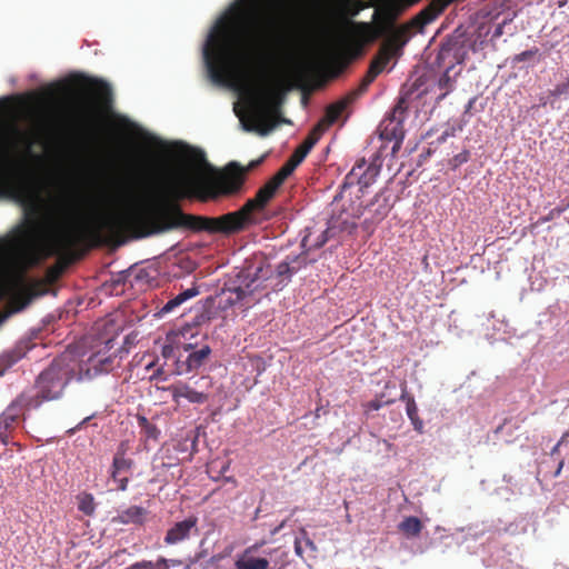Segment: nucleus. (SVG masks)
I'll return each instance as SVG.
<instances>
[{
	"label": "nucleus",
	"instance_id": "obj_1",
	"mask_svg": "<svg viewBox=\"0 0 569 569\" xmlns=\"http://www.w3.org/2000/svg\"><path fill=\"white\" fill-rule=\"evenodd\" d=\"M287 6L282 0H237L210 32L203 58L210 79L219 84L244 80V90L256 110V124L247 131L267 136L276 126L271 119L279 104L268 83V67L276 49L286 42Z\"/></svg>",
	"mask_w": 569,
	"mask_h": 569
},
{
	"label": "nucleus",
	"instance_id": "obj_2",
	"mask_svg": "<svg viewBox=\"0 0 569 569\" xmlns=\"http://www.w3.org/2000/svg\"><path fill=\"white\" fill-rule=\"evenodd\" d=\"M281 187L270 178L239 210L220 217L186 213L179 204L168 203L150 212L137 209L96 210L83 223L66 222L47 233L52 254L68 256L78 246L120 241L126 236L146 238L171 230L233 234L254 222L253 212L263 210Z\"/></svg>",
	"mask_w": 569,
	"mask_h": 569
},
{
	"label": "nucleus",
	"instance_id": "obj_3",
	"mask_svg": "<svg viewBox=\"0 0 569 569\" xmlns=\"http://www.w3.org/2000/svg\"><path fill=\"white\" fill-rule=\"evenodd\" d=\"M112 343L113 338L107 339L104 348L92 353L86 363L78 362L70 355L53 359L49 367L39 373L34 387L22 391L29 406L38 409L46 401L61 398L66 387L73 379H91L97 375L111 371L118 365L116 352L107 355Z\"/></svg>",
	"mask_w": 569,
	"mask_h": 569
},
{
	"label": "nucleus",
	"instance_id": "obj_4",
	"mask_svg": "<svg viewBox=\"0 0 569 569\" xmlns=\"http://www.w3.org/2000/svg\"><path fill=\"white\" fill-rule=\"evenodd\" d=\"M430 6L431 1L407 23H403L399 27L395 26V21L399 14V9L392 2L383 3L375 10V24L369 22H352L345 14H341L339 17V22L330 24L327 29L330 48L333 50L338 49L343 41V33L349 29L355 31L365 42H371L382 37L385 38V41H388L397 33V31L403 28V33L409 40L411 37V29L422 31L427 24L431 23L438 18L433 17L432 19L427 20L429 16H422Z\"/></svg>",
	"mask_w": 569,
	"mask_h": 569
},
{
	"label": "nucleus",
	"instance_id": "obj_5",
	"mask_svg": "<svg viewBox=\"0 0 569 569\" xmlns=\"http://www.w3.org/2000/svg\"><path fill=\"white\" fill-rule=\"evenodd\" d=\"M244 182V170L237 163L216 180H208L197 172L181 170L164 184V193L172 200L196 198L200 201L216 200L221 196L238 193Z\"/></svg>",
	"mask_w": 569,
	"mask_h": 569
},
{
	"label": "nucleus",
	"instance_id": "obj_6",
	"mask_svg": "<svg viewBox=\"0 0 569 569\" xmlns=\"http://www.w3.org/2000/svg\"><path fill=\"white\" fill-rule=\"evenodd\" d=\"M403 30L405 29L402 28L401 30L397 31V33L391 39L382 42L377 54L371 60L368 71L362 78L359 87L333 103L340 104L341 112H343L349 104H351L358 97L367 91L368 87L383 71L392 58H399L402 54V50L408 43V38H406Z\"/></svg>",
	"mask_w": 569,
	"mask_h": 569
},
{
	"label": "nucleus",
	"instance_id": "obj_7",
	"mask_svg": "<svg viewBox=\"0 0 569 569\" xmlns=\"http://www.w3.org/2000/svg\"><path fill=\"white\" fill-rule=\"evenodd\" d=\"M379 172L380 167L375 162L367 163L365 159L358 160L346 176L340 192L333 198L332 212L335 213L338 210L339 203L351 188L357 187L358 192L365 193L366 189L376 181Z\"/></svg>",
	"mask_w": 569,
	"mask_h": 569
},
{
	"label": "nucleus",
	"instance_id": "obj_8",
	"mask_svg": "<svg viewBox=\"0 0 569 569\" xmlns=\"http://www.w3.org/2000/svg\"><path fill=\"white\" fill-rule=\"evenodd\" d=\"M262 270V267L257 268L254 271H251V269L241 270L232 284L222 290L221 296L224 307H232L252 295L259 287L257 281L260 279L259 273Z\"/></svg>",
	"mask_w": 569,
	"mask_h": 569
},
{
	"label": "nucleus",
	"instance_id": "obj_9",
	"mask_svg": "<svg viewBox=\"0 0 569 569\" xmlns=\"http://www.w3.org/2000/svg\"><path fill=\"white\" fill-rule=\"evenodd\" d=\"M34 409L29 406L26 396L22 392L19 393L0 415V438L4 440L17 427L20 419L26 420V411Z\"/></svg>",
	"mask_w": 569,
	"mask_h": 569
},
{
	"label": "nucleus",
	"instance_id": "obj_10",
	"mask_svg": "<svg viewBox=\"0 0 569 569\" xmlns=\"http://www.w3.org/2000/svg\"><path fill=\"white\" fill-rule=\"evenodd\" d=\"M392 204L390 203L389 196L385 190L379 191L376 196L366 204V210L369 212V217L362 222L365 230L372 232L375 227L379 224L390 212Z\"/></svg>",
	"mask_w": 569,
	"mask_h": 569
},
{
	"label": "nucleus",
	"instance_id": "obj_11",
	"mask_svg": "<svg viewBox=\"0 0 569 569\" xmlns=\"http://www.w3.org/2000/svg\"><path fill=\"white\" fill-rule=\"evenodd\" d=\"M128 446L126 442H121L113 456L112 465L110 468V478L117 482V489L120 491H124L128 488L129 478L122 477V473L129 472L134 462L131 458H127Z\"/></svg>",
	"mask_w": 569,
	"mask_h": 569
},
{
	"label": "nucleus",
	"instance_id": "obj_12",
	"mask_svg": "<svg viewBox=\"0 0 569 569\" xmlns=\"http://www.w3.org/2000/svg\"><path fill=\"white\" fill-rule=\"evenodd\" d=\"M198 531V517L194 515L173 523L166 532L163 542L168 546L188 540L192 532Z\"/></svg>",
	"mask_w": 569,
	"mask_h": 569
},
{
	"label": "nucleus",
	"instance_id": "obj_13",
	"mask_svg": "<svg viewBox=\"0 0 569 569\" xmlns=\"http://www.w3.org/2000/svg\"><path fill=\"white\" fill-rule=\"evenodd\" d=\"M342 114L340 104H329L322 119L312 128L305 138L303 142L313 148L320 140L321 136L332 126Z\"/></svg>",
	"mask_w": 569,
	"mask_h": 569
},
{
	"label": "nucleus",
	"instance_id": "obj_14",
	"mask_svg": "<svg viewBox=\"0 0 569 569\" xmlns=\"http://www.w3.org/2000/svg\"><path fill=\"white\" fill-rule=\"evenodd\" d=\"M210 356L211 348L207 345L202 346L198 350H192L190 351L186 360H177L176 372L178 375H186L191 371L198 370L209 361Z\"/></svg>",
	"mask_w": 569,
	"mask_h": 569
},
{
	"label": "nucleus",
	"instance_id": "obj_15",
	"mask_svg": "<svg viewBox=\"0 0 569 569\" xmlns=\"http://www.w3.org/2000/svg\"><path fill=\"white\" fill-rule=\"evenodd\" d=\"M84 84L89 93L94 100V104L100 109H109L112 104V90L110 86L103 80L99 79H84Z\"/></svg>",
	"mask_w": 569,
	"mask_h": 569
},
{
	"label": "nucleus",
	"instance_id": "obj_16",
	"mask_svg": "<svg viewBox=\"0 0 569 569\" xmlns=\"http://www.w3.org/2000/svg\"><path fill=\"white\" fill-rule=\"evenodd\" d=\"M168 390L171 392L172 400L179 403L180 398L187 399L190 403L203 405L207 402L206 395L192 389L191 382L178 381L171 385Z\"/></svg>",
	"mask_w": 569,
	"mask_h": 569
},
{
	"label": "nucleus",
	"instance_id": "obj_17",
	"mask_svg": "<svg viewBox=\"0 0 569 569\" xmlns=\"http://www.w3.org/2000/svg\"><path fill=\"white\" fill-rule=\"evenodd\" d=\"M349 196L350 198L348 200V206L342 203L341 208L339 209L340 212L338 216V220H341L342 226H347L349 223V218L352 220L359 219L360 217L363 216L366 211V204H363L362 201H360V198L361 196H363V193H360L357 190L355 193V199L351 198L352 192H349Z\"/></svg>",
	"mask_w": 569,
	"mask_h": 569
},
{
	"label": "nucleus",
	"instance_id": "obj_18",
	"mask_svg": "<svg viewBox=\"0 0 569 569\" xmlns=\"http://www.w3.org/2000/svg\"><path fill=\"white\" fill-rule=\"evenodd\" d=\"M257 545L248 547L241 556L236 560V569H268L269 560L262 557H254L253 550Z\"/></svg>",
	"mask_w": 569,
	"mask_h": 569
},
{
	"label": "nucleus",
	"instance_id": "obj_19",
	"mask_svg": "<svg viewBox=\"0 0 569 569\" xmlns=\"http://www.w3.org/2000/svg\"><path fill=\"white\" fill-rule=\"evenodd\" d=\"M463 47V34L457 33L456 31L451 37L447 38L446 41L442 42L440 49V57L446 58L447 56L452 53L453 58L458 62H461L463 60V53H461Z\"/></svg>",
	"mask_w": 569,
	"mask_h": 569
},
{
	"label": "nucleus",
	"instance_id": "obj_20",
	"mask_svg": "<svg viewBox=\"0 0 569 569\" xmlns=\"http://www.w3.org/2000/svg\"><path fill=\"white\" fill-rule=\"evenodd\" d=\"M423 529V525L418 517L409 516L398 525V530L407 538L418 537Z\"/></svg>",
	"mask_w": 569,
	"mask_h": 569
},
{
	"label": "nucleus",
	"instance_id": "obj_21",
	"mask_svg": "<svg viewBox=\"0 0 569 569\" xmlns=\"http://www.w3.org/2000/svg\"><path fill=\"white\" fill-rule=\"evenodd\" d=\"M199 295V290L197 287L189 288L179 295H177L174 298L170 299L159 311L160 315H166L171 311H173L177 307L182 305L188 299H191Z\"/></svg>",
	"mask_w": 569,
	"mask_h": 569
},
{
	"label": "nucleus",
	"instance_id": "obj_22",
	"mask_svg": "<svg viewBox=\"0 0 569 569\" xmlns=\"http://www.w3.org/2000/svg\"><path fill=\"white\" fill-rule=\"evenodd\" d=\"M147 515V510L139 506H131L128 509L123 510L118 519L121 523H136L141 525Z\"/></svg>",
	"mask_w": 569,
	"mask_h": 569
},
{
	"label": "nucleus",
	"instance_id": "obj_23",
	"mask_svg": "<svg viewBox=\"0 0 569 569\" xmlns=\"http://www.w3.org/2000/svg\"><path fill=\"white\" fill-rule=\"evenodd\" d=\"M138 426L141 429L142 435L147 440L157 441L160 436V430L153 423H151L144 416H137Z\"/></svg>",
	"mask_w": 569,
	"mask_h": 569
},
{
	"label": "nucleus",
	"instance_id": "obj_24",
	"mask_svg": "<svg viewBox=\"0 0 569 569\" xmlns=\"http://www.w3.org/2000/svg\"><path fill=\"white\" fill-rule=\"evenodd\" d=\"M191 387L197 392H202L206 395V400L208 401L212 396V388L214 386L213 378L210 376H201L199 379L190 381Z\"/></svg>",
	"mask_w": 569,
	"mask_h": 569
},
{
	"label": "nucleus",
	"instance_id": "obj_25",
	"mask_svg": "<svg viewBox=\"0 0 569 569\" xmlns=\"http://www.w3.org/2000/svg\"><path fill=\"white\" fill-rule=\"evenodd\" d=\"M300 537L295 540V551L297 556L302 557L306 549H310L311 552L317 550L315 542L309 538L305 529L301 530Z\"/></svg>",
	"mask_w": 569,
	"mask_h": 569
},
{
	"label": "nucleus",
	"instance_id": "obj_26",
	"mask_svg": "<svg viewBox=\"0 0 569 569\" xmlns=\"http://www.w3.org/2000/svg\"><path fill=\"white\" fill-rule=\"evenodd\" d=\"M7 144L8 137L3 129L0 128V161L7 162ZM10 174L7 168L0 170V184L8 182Z\"/></svg>",
	"mask_w": 569,
	"mask_h": 569
},
{
	"label": "nucleus",
	"instance_id": "obj_27",
	"mask_svg": "<svg viewBox=\"0 0 569 569\" xmlns=\"http://www.w3.org/2000/svg\"><path fill=\"white\" fill-rule=\"evenodd\" d=\"M401 387H402V393H401L400 399L406 402V411H407L409 419L415 420V419H417V416H418V407L416 405L413 397L407 392V383L403 382L401 385Z\"/></svg>",
	"mask_w": 569,
	"mask_h": 569
},
{
	"label": "nucleus",
	"instance_id": "obj_28",
	"mask_svg": "<svg viewBox=\"0 0 569 569\" xmlns=\"http://www.w3.org/2000/svg\"><path fill=\"white\" fill-rule=\"evenodd\" d=\"M78 508L86 516H92L96 510L93 496L91 493H82L78 496Z\"/></svg>",
	"mask_w": 569,
	"mask_h": 569
},
{
	"label": "nucleus",
	"instance_id": "obj_29",
	"mask_svg": "<svg viewBox=\"0 0 569 569\" xmlns=\"http://www.w3.org/2000/svg\"><path fill=\"white\" fill-rule=\"evenodd\" d=\"M299 164L289 158L286 163L271 177L281 186Z\"/></svg>",
	"mask_w": 569,
	"mask_h": 569
},
{
	"label": "nucleus",
	"instance_id": "obj_30",
	"mask_svg": "<svg viewBox=\"0 0 569 569\" xmlns=\"http://www.w3.org/2000/svg\"><path fill=\"white\" fill-rule=\"evenodd\" d=\"M312 148H309L308 144H306L303 141L296 148L293 153L290 156V158L298 164H300L305 158L308 156V153L311 151Z\"/></svg>",
	"mask_w": 569,
	"mask_h": 569
},
{
	"label": "nucleus",
	"instance_id": "obj_31",
	"mask_svg": "<svg viewBox=\"0 0 569 569\" xmlns=\"http://www.w3.org/2000/svg\"><path fill=\"white\" fill-rule=\"evenodd\" d=\"M29 300L30 298L28 297H24V298H21V300L19 301V303L12 308V309H8V310H3V311H0V326L14 312H18L20 310H22L28 303H29Z\"/></svg>",
	"mask_w": 569,
	"mask_h": 569
},
{
	"label": "nucleus",
	"instance_id": "obj_32",
	"mask_svg": "<svg viewBox=\"0 0 569 569\" xmlns=\"http://www.w3.org/2000/svg\"><path fill=\"white\" fill-rule=\"evenodd\" d=\"M470 158V151L465 149L460 153L452 157L450 160V164L453 169L460 167L461 164L466 163Z\"/></svg>",
	"mask_w": 569,
	"mask_h": 569
},
{
	"label": "nucleus",
	"instance_id": "obj_33",
	"mask_svg": "<svg viewBox=\"0 0 569 569\" xmlns=\"http://www.w3.org/2000/svg\"><path fill=\"white\" fill-rule=\"evenodd\" d=\"M298 269L290 266L288 261H282L277 266V274L278 277H290L292 273H295Z\"/></svg>",
	"mask_w": 569,
	"mask_h": 569
},
{
	"label": "nucleus",
	"instance_id": "obj_34",
	"mask_svg": "<svg viewBox=\"0 0 569 569\" xmlns=\"http://www.w3.org/2000/svg\"><path fill=\"white\" fill-rule=\"evenodd\" d=\"M538 52H539L538 48H533V49H530V50L522 51V52H520V53L515 56L513 61L515 62L527 61V60L531 59L532 57L537 56Z\"/></svg>",
	"mask_w": 569,
	"mask_h": 569
},
{
	"label": "nucleus",
	"instance_id": "obj_35",
	"mask_svg": "<svg viewBox=\"0 0 569 569\" xmlns=\"http://www.w3.org/2000/svg\"><path fill=\"white\" fill-rule=\"evenodd\" d=\"M21 355L19 351H12L4 353L0 361L4 363L6 367H10L11 365L16 363L20 359Z\"/></svg>",
	"mask_w": 569,
	"mask_h": 569
},
{
	"label": "nucleus",
	"instance_id": "obj_36",
	"mask_svg": "<svg viewBox=\"0 0 569 569\" xmlns=\"http://www.w3.org/2000/svg\"><path fill=\"white\" fill-rule=\"evenodd\" d=\"M393 400H387L385 402L380 401L379 399L371 400L366 403L367 411H377L379 410L383 405H390Z\"/></svg>",
	"mask_w": 569,
	"mask_h": 569
},
{
	"label": "nucleus",
	"instance_id": "obj_37",
	"mask_svg": "<svg viewBox=\"0 0 569 569\" xmlns=\"http://www.w3.org/2000/svg\"><path fill=\"white\" fill-rule=\"evenodd\" d=\"M187 157L189 158L190 161H192L194 163H204L206 162L203 153L196 151L193 149L189 150Z\"/></svg>",
	"mask_w": 569,
	"mask_h": 569
},
{
	"label": "nucleus",
	"instance_id": "obj_38",
	"mask_svg": "<svg viewBox=\"0 0 569 569\" xmlns=\"http://www.w3.org/2000/svg\"><path fill=\"white\" fill-rule=\"evenodd\" d=\"M41 222L38 219H32L28 222V233L33 236L41 229Z\"/></svg>",
	"mask_w": 569,
	"mask_h": 569
},
{
	"label": "nucleus",
	"instance_id": "obj_39",
	"mask_svg": "<svg viewBox=\"0 0 569 569\" xmlns=\"http://www.w3.org/2000/svg\"><path fill=\"white\" fill-rule=\"evenodd\" d=\"M563 212V209L561 208H553L549 211V213L540 219V222H548L555 219L556 217H559Z\"/></svg>",
	"mask_w": 569,
	"mask_h": 569
},
{
	"label": "nucleus",
	"instance_id": "obj_40",
	"mask_svg": "<svg viewBox=\"0 0 569 569\" xmlns=\"http://www.w3.org/2000/svg\"><path fill=\"white\" fill-rule=\"evenodd\" d=\"M511 21H512V19L510 18V19H505L501 23H499L492 33V39L495 40V39L500 38L505 32L503 31L505 26H507Z\"/></svg>",
	"mask_w": 569,
	"mask_h": 569
},
{
	"label": "nucleus",
	"instance_id": "obj_41",
	"mask_svg": "<svg viewBox=\"0 0 569 569\" xmlns=\"http://www.w3.org/2000/svg\"><path fill=\"white\" fill-rule=\"evenodd\" d=\"M568 92H569V88L567 87V82H562L555 87L551 94L555 97H560L562 94H567Z\"/></svg>",
	"mask_w": 569,
	"mask_h": 569
},
{
	"label": "nucleus",
	"instance_id": "obj_42",
	"mask_svg": "<svg viewBox=\"0 0 569 569\" xmlns=\"http://www.w3.org/2000/svg\"><path fill=\"white\" fill-rule=\"evenodd\" d=\"M176 348L172 345H164L161 349V355L166 359L174 358Z\"/></svg>",
	"mask_w": 569,
	"mask_h": 569
},
{
	"label": "nucleus",
	"instance_id": "obj_43",
	"mask_svg": "<svg viewBox=\"0 0 569 569\" xmlns=\"http://www.w3.org/2000/svg\"><path fill=\"white\" fill-rule=\"evenodd\" d=\"M63 267L60 263H57L56 266L48 269V277L51 279H56L60 276L62 272Z\"/></svg>",
	"mask_w": 569,
	"mask_h": 569
},
{
	"label": "nucleus",
	"instance_id": "obj_44",
	"mask_svg": "<svg viewBox=\"0 0 569 569\" xmlns=\"http://www.w3.org/2000/svg\"><path fill=\"white\" fill-rule=\"evenodd\" d=\"M83 124L86 127L87 130H90L92 131L93 129V124H94V121H93V116L91 112H86L84 113V117H83Z\"/></svg>",
	"mask_w": 569,
	"mask_h": 569
},
{
	"label": "nucleus",
	"instance_id": "obj_45",
	"mask_svg": "<svg viewBox=\"0 0 569 569\" xmlns=\"http://www.w3.org/2000/svg\"><path fill=\"white\" fill-rule=\"evenodd\" d=\"M402 103H403V101L401 100L395 106V108L392 110V118L390 119V123H392L395 121V119L397 118L398 114L401 116L405 112V108H403Z\"/></svg>",
	"mask_w": 569,
	"mask_h": 569
},
{
	"label": "nucleus",
	"instance_id": "obj_46",
	"mask_svg": "<svg viewBox=\"0 0 569 569\" xmlns=\"http://www.w3.org/2000/svg\"><path fill=\"white\" fill-rule=\"evenodd\" d=\"M129 569H153V562L142 561L132 565Z\"/></svg>",
	"mask_w": 569,
	"mask_h": 569
},
{
	"label": "nucleus",
	"instance_id": "obj_47",
	"mask_svg": "<svg viewBox=\"0 0 569 569\" xmlns=\"http://www.w3.org/2000/svg\"><path fill=\"white\" fill-rule=\"evenodd\" d=\"M153 569H169V561L166 558H159L153 562Z\"/></svg>",
	"mask_w": 569,
	"mask_h": 569
},
{
	"label": "nucleus",
	"instance_id": "obj_48",
	"mask_svg": "<svg viewBox=\"0 0 569 569\" xmlns=\"http://www.w3.org/2000/svg\"><path fill=\"white\" fill-rule=\"evenodd\" d=\"M203 557L202 552H198L193 558L189 559V562L186 565L184 569H190L192 565L198 562Z\"/></svg>",
	"mask_w": 569,
	"mask_h": 569
},
{
	"label": "nucleus",
	"instance_id": "obj_49",
	"mask_svg": "<svg viewBox=\"0 0 569 569\" xmlns=\"http://www.w3.org/2000/svg\"><path fill=\"white\" fill-rule=\"evenodd\" d=\"M411 422H412V425H413L415 429L421 432L422 427H423V422H422V420L419 418V416H417V419L411 420Z\"/></svg>",
	"mask_w": 569,
	"mask_h": 569
},
{
	"label": "nucleus",
	"instance_id": "obj_50",
	"mask_svg": "<svg viewBox=\"0 0 569 569\" xmlns=\"http://www.w3.org/2000/svg\"><path fill=\"white\" fill-rule=\"evenodd\" d=\"M563 466H565V461H563V459L559 460V462H558V467H557V469H556V471H555L553 477H559V476H560V473H561V470H562Z\"/></svg>",
	"mask_w": 569,
	"mask_h": 569
},
{
	"label": "nucleus",
	"instance_id": "obj_51",
	"mask_svg": "<svg viewBox=\"0 0 569 569\" xmlns=\"http://www.w3.org/2000/svg\"><path fill=\"white\" fill-rule=\"evenodd\" d=\"M169 561V568L170 567H179L182 565V561L180 559H168Z\"/></svg>",
	"mask_w": 569,
	"mask_h": 569
},
{
	"label": "nucleus",
	"instance_id": "obj_52",
	"mask_svg": "<svg viewBox=\"0 0 569 569\" xmlns=\"http://www.w3.org/2000/svg\"><path fill=\"white\" fill-rule=\"evenodd\" d=\"M568 438H569V431L565 432V433L561 436L560 440H559L557 443H558L559 446H561V445H563L565 442H567V441H568Z\"/></svg>",
	"mask_w": 569,
	"mask_h": 569
},
{
	"label": "nucleus",
	"instance_id": "obj_53",
	"mask_svg": "<svg viewBox=\"0 0 569 569\" xmlns=\"http://www.w3.org/2000/svg\"><path fill=\"white\" fill-rule=\"evenodd\" d=\"M90 419L91 417H86L74 429L71 430V432L81 429L82 426L86 425Z\"/></svg>",
	"mask_w": 569,
	"mask_h": 569
},
{
	"label": "nucleus",
	"instance_id": "obj_54",
	"mask_svg": "<svg viewBox=\"0 0 569 569\" xmlns=\"http://www.w3.org/2000/svg\"><path fill=\"white\" fill-rule=\"evenodd\" d=\"M400 124H401V120H399V121L397 122L396 127H395V128L392 129V131H391V136H392V138H395V139H397V138H398V136H397L396 131H397V127H400Z\"/></svg>",
	"mask_w": 569,
	"mask_h": 569
},
{
	"label": "nucleus",
	"instance_id": "obj_55",
	"mask_svg": "<svg viewBox=\"0 0 569 569\" xmlns=\"http://www.w3.org/2000/svg\"><path fill=\"white\" fill-rule=\"evenodd\" d=\"M262 158L259 159V160H256V161H252L250 164H249V168H254L257 166H259L261 162H262Z\"/></svg>",
	"mask_w": 569,
	"mask_h": 569
},
{
	"label": "nucleus",
	"instance_id": "obj_56",
	"mask_svg": "<svg viewBox=\"0 0 569 569\" xmlns=\"http://www.w3.org/2000/svg\"><path fill=\"white\" fill-rule=\"evenodd\" d=\"M559 448H560V446L557 443V445L551 449L550 455H551V456L557 455V453L559 452Z\"/></svg>",
	"mask_w": 569,
	"mask_h": 569
},
{
	"label": "nucleus",
	"instance_id": "obj_57",
	"mask_svg": "<svg viewBox=\"0 0 569 569\" xmlns=\"http://www.w3.org/2000/svg\"><path fill=\"white\" fill-rule=\"evenodd\" d=\"M361 9H362V7H361V6H359V7H357L355 10L349 11L348 13H350L351 16H356V14H358V12H359Z\"/></svg>",
	"mask_w": 569,
	"mask_h": 569
},
{
	"label": "nucleus",
	"instance_id": "obj_58",
	"mask_svg": "<svg viewBox=\"0 0 569 569\" xmlns=\"http://www.w3.org/2000/svg\"><path fill=\"white\" fill-rule=\"evenodd\" d=\"M162 373H163L162 368H158L157 371L154 372V376H160Z\"/></svg>",
	"mask_w": 569,
	"mask_h": 569
},
{
	"label": "nucleus",
	"instance_id": "obj_59",
	"mask_svg": "<svg viewBox=\"0 0 569 569\" xmlns=\"http://www.w3.org/2000/svg\"><path fill=\"white\" fill-rule=\"evenodd\" d=\"M31 209H32V211H33L34 213H37V212H38V206H37L36 203H32V208H31Z\"/></svg>",
	"mask_w": 569,
	"mask_h": 569
},
{
	"label": "nucleus",
	"instance_id": "obj_60",
	"mask_svg": "<svg viewBox=\"0 0 569 569\" xmlns=\"http://www.w3.org/2000/svg\"><path fill=\"white\" fill-rule=\"evenodd\" d=\"M191 349H192V345H186V346H184V350H186V351H190Z\"/></svg>",
	"mask_w": 569,
	"mask_h": 569
},
{
	"label": "nucleus",
	"instance_id": "obj_61",
	"mask_svg": "<svg viewBox=\"0 0 569 569\" xmlns=\"http://www.w3.org/2000/svg\"><path fill=\"white\" fill-rule=\"evenodd\" d=\"M326 241H327V239H326V238H323V239L321 240V242H319V243H318V246H322V244H325V242H326Z\"/></svg>",
	"mask_w": 569,
	"mask_h": 569
},
{
	"label": "nucleus",
	"instance_id": "obj_62",
	"mask_svg": "<svg viewBox=\"0 0 569 569\" xmlns=\"http://www.w3.org/2000/svg\"><path fill=\"white\" fill-rule=\"evenodd\" d=\"M385 133L387 137H389V130H388V127L385 128Z\"/></svg>",
	"mask_w": 569,
	"mask_h": 569
},
{
	"label": "nucleus",
	"instance_id": "obj_63",
	"mask_svg": "<svg viewBox=\"0 0 569 569\" xmlns=\"http://www.w3.org/2000/svg\"><path fill=\"white\" fill-rule=\"evenodd\" d=\"M446 137H447V134H443V136L440 138V140H441V141H445V140H446Z\"/></svg>",
	"mask_w": 569,
	"mask_h": 569
},
{
	"label": "nucleus",
	"instance_id": "obj_64",
	"mask_svg": "<svg viewBox=\"0 0 569 569\" xmlns=\"http://www.w3.org/2000/svg\"><path fill=\"white\" fill-rule=\"evenodd\" d=\"M30 198H31L32 202H34L36 196L31 194Z\"/></svg>",
	"mask_w": 569,
	"mask_h": 569
}]
</instances>
